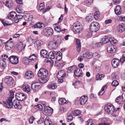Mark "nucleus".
Here are the masks:
<instances>
[{
    "label": "nucleus",
    "instance_id": "62",
    "mask_svg": "<svg viewBox=\"0 0 125 125\" xmlns=\"http://www.w3.org/2000/svg\"><path fill=\"white\" fill-rule=\"evenodd\" d=\"M92 35V32H90L87 34L86 36L88 38H90Z\"/></svg>",
    "mask_w": 125,
    "mask_h": 125
},
{
    "label": "nucleus",
    "instance_id": "12",
    "mask_svg": "<svg viewBox=\"0 0 125 125\" xmlns=\"http://www.w3.org/2000/svg\"><path fill=\"white\" fill-rule=\"evenodd\" d=\"M5 81L8 86H11L13 85L14 80L13 78L11 77L7 76L5 79Z\"/></svg>",
    "mask_w": 125,
    "mask_h": 125
},
{
    "label": "nucleus",
    "instance_id": "61",
    "mask_svg": "<svg viewBox=\"0 0 125 125\" xmlns=\"http://www.w3.org/2000/svg\"><path fill=\"white\" fill-rule=\"evenodd\" d=\"M83 56H79L78 58V60L80 62H81L83 60Z\"/></svg>",
    "mask_w": 125,
    "mask_h": 125
},
{
    "label": "nucleus",
    "instance_id": "22",
    "mask_svg": "<svg viewBox=\"0 0 125 125\" xmlns=\"http://www.w3.org/2000/svg\"><path fill=\"white\" fill-rule=\"evenodd\" d=\"M65 75V72L62 70L60 71L57 73V77L58 78H63Z\"/></svg>",
    "mask_w": 125,
    "mask_h": 125
},
{
    "label": "nucleus",
    "instance_id": "17",
    "mask_svg": "<svg viewBox=\"0 0 125 125\" xmlns=\"http://www.w3.org/2000/svg\"><path fill=\"white\" fill-rule=\"evenodd\" d=\"M4 4L9 8H11L13 6V4L12 1L10 0H4Z\"/></svg>",
    "mask_w": 125,
    "mask_h": 125
},
{
    "label": "nucleus",
    "instance_id": "45",
    "mask_svg": "<svg viewBox=\"0 0 125 125\" xmlns=\"http://www.w3.org/2000/svg\"><path fill=\"white\" fill-rule=\"evenodd\" d=\"M100 12L98 11H96L94 13V17L95 19L97 20L99 17Z\"/></svg>",
    "mask_w": 125,
    "mask_h": 125
},
{
    "label": "nucleus",
    "instance_id": "39",
    "mask_svg": "<svg viewBox=\"0 0 125 125\" xmlns=\"http://www.w3.org/2000/svg\"><path fill=\"white\" fill-rule=\"evenodd\" d=\"M37 110L41 111L43 109V106L40 104H38L34 107Z\"/></svg>",
    "mask_w": 125,
    "mask_h": 125
},
{
    "label": "nucleus",
    "instance_id": "14",
    "mask_svg": "<svg viewBox=\"0 0 125 125\" xmlns=\"http://www.w3.org/2000/svg\"><path fill=\"white\" fill-rule=\"evenodd\" d=\"M33 73L31 71H28L25 73V77L28 79L32 78L34 76Z\"/></svg>",
    "mask_w": 125,
    "mask_h": 125
},
{
    "label": "nucleus",
    "instance_id": "57",
    "mask_svg": "<svg viewBox=\"0 0 125 125\" xmlns=\"http://www.w3.org/2000/svg\"><path fill=\"white\" fill-rule=\"evenodd\" d=\"M60 111L62 113H63L66 111V110L64 107H60Z\"/></svg>",
    "mask_w": 125,
    "mask_h": 125
},
{
    "label": "nucleus",
    "instance_id": "50",
    "mask_svg": "<svg viewBox=\"0 0 125 125\" xmlns=\"http://www.w3.org/2000/svg\"><path fill=\"white\" fill-rule=\"evenodd\" d=\"M75 66H72L71 67L68 68L67 71L69 73H70L72 72L73 70L74 69L73 68H75Z\"/></svg>",
    "mask_w": 125,
    "mask_h": 125
},
{
    "label": "nucleus",
    "instance_id": "1",
    "mask_svg": "<svg viewBox=\"0 0 125 125\" xmlns=\"http://www.w3.org/2000/svg\"><path fill=\"white\" fill-rule=\"evenodd\" d=\"M14 93L13 92L10 93V96L8 97L6 101L4 102L5 105L9 108H11L13 105L15 109H20L21 108L22 106L18 100H15L12 103V99L14 98Z\"/></svg>",
    "mask_w": 125,
    "mask_h": 125
},
{
    "label": "nucleus",
    "instance_id": "21",
    "mask_svg": "<svg viewBox=\"0 0 125 125\" xmlns=\"http://www.w3.org/2000/svg\"><path fill=\"white\" fill-rule=\"evenodd\" d=\"M23 90L26 93L30 92L31 90L30 86L28 85H23L21 87Z\"/></svg>",
    "mask_w": 125,
    "mask_h": 125
},
{
    "label": "nucleus",
    "instance_id": "51",
    "mask_svg": "<svg viewBox=\"0 0 125 125\" xmlns=\"http://www.w3.org/2000/svg\"><path fill=\"white\" fill-rule=\"evenodd\" d=\"M80 84V82L79 81H76L75 83H73V85L75 88H76V86L79 85Z\"/></svg>",
    "mask_w": 125,
    "mask_h": 125
},
{
    "label": "nucleus",
    "instance_id": "58",
    "mask_svg": "<svg viewBox=\"0 0 125 125\" xmlns=\"http://www.w3.org/2000/svg\"><path fill=\"white\" fill-rule=\"evenodd\" d=\"M96 97V96L95 94H90L89 96L90 98H95Z\"/></svg>",
    "mask_w": 125,
    "mask_h": 125
},
{
    "label": "nucleus",
    "instance_id": "27",
    "mask_svg": "<svg viewBox=\"0 0 125 125\" xmlns=\"http://www.w3.org/2000/svg\"><path fill=\"white\" fill-rule=\"evenodd\" d=\"M6 63L3 60H0V67L2 70H3L6 66Z\"/></svg>",
    "mask_w": 125,
    "mask_h": 125
},
{
    "label": "nucleus",
    "instance_id": "44",
    "mask_svg": "<svg viewBox=\"0 0 125 125\" xmlns=\"http://www.w3.org/2000/svg\"><path fill=\"white\" fill-rule=\"evenodd\" d=\"M66 100L63 98H61L59 100V103L61 104H64L66 103Z\"/></svg>",
    "mask_w": 125,
    "mask_h": 125
},
{
    "label": "nucleus",
    "instance_id": "2",
    "mask_svg": "<svg viewBox=\"0 0 125 125\" xmlns=\"http://www.w3.org/2000/svg\"><path fill=\"white\" fill-rule=\"evenodd\" d=\"M104 109L107 114L112 115L113 116L115 117V120L117 121L121 120V118L115 114L117 110L115 109V107L112 104H107L105 106Z\"/></svg>",
    "mask_w": 125,
    "mask_h": 125
},
{
    "label": "nucleus",
    "instance_id": "52",
    "mask_svg": "<svg viewBox=\"0 0 125 125\" xmlns=\"http://www.w3.org/2000/svg\"><path fill=\"white\" fill-rule=\"evenodd\" d=\"M120 61L122 63L125 61V51L123 55L122 58L120 59Z\"/></svg>",
    "mask_w": 125,
    "mask_h": 125
},
{
    "label": "nucleus",
    "instance_id": "40",
    "mask_svg": "<svg viewBox=\"0 0 125 125\" xmlns=\"http://www.w3.org/2000/svg\"><path fill=\"white\" fill-rule=\"evenodd\" d=\"M94 58L96 59H98L99 58L101 57L100 54L98 53L95 52L92 54Z\"/></svg>",
    "mask_w": 125,
    "mask_h": 125
},
{
    "label": "nucleus",
    "instance_id": "4",
    "mask_svg": "<svg viewBox=\"0 0 125 125\" xmlns=\"http://www.w3.org/2000/svg\"><path fill=\"white\" fill-rule=\"evenodd\" d=\"M82 25L78 21H77L74 23L73 25V30L75 34L79 33L82 29Z\"/></svg>",
    "mask_w": 125,
    "mask_h": 125
},
{
    "label": "nucleus",
    "instance_id": "16",
    "mask_svg": "<svg viewBox=\"0 0 125 125\" xmlns=\"http://www.w3.org/2000/svg\"><path fill=\"white\" fill-rule=\"evenodd\" d=\"M118 32L121 33L125 31V25L123 24L119 25L117 28Z\"/></svg>",
    "mask_w": 125,
    "mask_h": 125
},
{
    "label": "nucleus",
    "instance_id": "60",
    "mask_svg": "<svg viewBox=\"0 0 125 125\" xmlns=\"http://www.w3.org/2000/svg\"><path fill=\"white\" fill-rule=\"evenodd\" d=\"M88 123L87 124V125H94V124L92 121V120L90 119L89 120V122L88 121H87V123Z\"/></svg>",
    "mask_w": 125,
    "mask_h": 125
},
{
    "label": "nucleus",
    "instance_id": "8",
    "mask_svg": "<svg viewBox=\"0 0 125 125\" xmlns=\"http://www.w3.org/2000/svg\"><path fill=\"white\" fill-rule=\"evenodd\" d=\"M55 55H58V56L57 58V59H58V57H59L60 59H61L62 58V54L60 51L57 52L53 51L52 52H50L48 54V56L51 59H54L55 58Z\"/></svg>",
    "mask_w": 125,
    "mask_h": 125
},
{
    "label": "nucleus",
    "instance_id": "47",
    "mask_svg": "<svg viewBox=\"0 0 125 125\" xmlns=\"http://www.w3.org/2000/svg\"><path fill=\"white\" fill-rule=\"evenodd\" d=\"M104 77V75L103 74L101 75L97 74V75L96 79L97 80H102V78Z\"/></svg>",
    "mask_w": 125,
    "mask_h": 125
},
{
    "label": "nucleus",
    "instance_id": "56",
    "mask_svg": "<svg viewBox=\"0 0 125 125\" xmlns=\"http://www.w3.org/2000/svg\"><path fill=\"white\" fill-rule=\"evenodd\" d=\"M16 17V20H15V22L16 23L18 22L19 21V20H20V15H18V16H16V17Z\"/></svg>",
    "mask_w": 125,
    "mask_h": 125
},
{
    "label": "nucleus",
    "instance_id": "32",
    "mask_svg": "<svg viewBox=\"0 0 125 125\" xmlns=\"http://www.w3.org/2000/svg\"><path fill=\"white\" fill-rule=\"evenodd\" d=\"M43 24L42 23L39 22L34 25V27L35 28L41 29L43 28Z\"/></svg>",
    "mask_w": 125,
    "mask_h": 125
},
{
    "label": "nucleus",
    "instance_id": "18",
    "mask_svg": "<svg viewBox=\"0 0 125 125\" xmlns=\"http://www.w3.org/2000/svg\"><path fill=\"white\" fill-rule=\"evenodd\" d=\"M115 101L117 103L120 104H124L125 101L122 96H119L117 97L115 99Z\"/></svg>",
    "mask_w": 125,
    "mask_h": 125
},
{
    "label": "nucleus",
    "instance_id": "55",
    "mask_svg": "<svg viewBox=\"0 0 125 125\" xmlns=\"http://www.w3.org/2000/svg\"><path fill=\"white\" fill-rule=\"evenodd\" d=\"M108 39L107 42H111L112 41L114 42V43L116 42V41L115 40H113L111 38H110L109 37V38H108Z\"/></svg>",
    "mask_w": 125,
    "mask_h": 125
},
{
    "label": "nucleus",
    "instance_id": "10",
    "mask_svg": "<svg viewBox=\"0 0 125 125\" xmlns=\"http://www.w3.org/2000/svg\"><path fill=\"white\" fill-rule=\"evenodd\" d=\"M43 32L47 36H52L53 33V30L50 27H47L44 30Z\"/></svg>",
    "mask_w": 125,
    "mask_h": 125
},
{
    "label": "nucleus",
    "instance_id": "64",
    "mask_svg": "<svg viewBox=\"0 0 125 125\" xmlns=\"http://www.w3.org/2000/svg\"><path fill=\"white\" fill-rule=\"evenodd\" d=\"M77 50L78 51H80L81 49V44H77Z\"/></svg>",
    "mask_w": 125,
    "mask_h": 125
},
{
    "label": "nucleus",
    "instance_id": "24",
    "mask_svg": "<svg viewBox=\"0 0 125 125\" xmlns=\"http://www.w3.org/2000/svg\"><path fill=\"white\" fill-rule=\"evenodd\" d=\"M82 71L80 69L76 68L74 71V73L76 77H78L80 76L82 74Z\"/></svg>",
    "mask_w": 125,
    "mask_h": 125
},
{
    "label": "nucleus",
    "instance_id": "31",
    "mask_svg": "<svg viewBox=\"0 0 125 125\" xmlns=\"http://www.w3.org/2000/svg\"><path fill=\"white\" fill-rule=\"evenodd\" d=\"M44 123L45 125H50L52 122L50 119L48 117H47L44 121Z\"/></svg>",
    "mask_w": 125,
    "mask_h": 125
},
{
    "label": "nucleus",
    "instance_id": "33",
    "mask_svg": "<svg viewBox=\"0 0 125 125\" xmlns=\"http://www.w3.org/2000/svg\"><path fill=\"white\" fill-rule=\"evenodd\" d=\"M1 21L3 24L4 26H10L11 24V23H9L8 21L6 19H4L2 20Z\"/></svg>",
    "mask_w": 125,
    "mask_h": 125
},
{
    "label": "nucleus",
    "instance_id": "63",
    "mask_svg": "<svg viewBox=\"0 0 125 125\" xmlns=\"http://www.w3.org/2000/svg\"><path fill=\"white\" fill-rule=\"evenodd\" d=\"M112 21L111 19H109L106 20L105 21V22L106 24H107L111 23Z\"/></svg>",
    "mask_w": 125,
    "mask_h": 125
},
{
    "label": "nucleus",
    "instance_id": "25",
    "mask_svg": "<svg viewBox=\"0 0 125 125\" xmlns=\"http://www.w3.org/2000/svg\"><path fill=\"white\" fill-rule=\"evenodd\" d=\"M115 13L117 15H119L120 14L121 11V8L119 5L116 6L115 8Z\"/></svg>",
    "mask_w": 125,
    "mask_h": 125
},
{
    "label": "nucleus",
    "instance_id": "20",
    "mask_svg": "<svg viewBox=\"0 0 125 125\" xmlns=\"http://www.w3.org/2000/svg\"><path fill=\"white\" fill-rule=\"evenodd\" d=\"M47 52L45 50H42L41 51L40 54L41 57L44 58L48 57V54Z\"/></svg>",
    "mask_w": 125,
    "mask_h": 125
},
{
    "label": "nucleus",
    "instance_id": "53",
    "mask_svg": "<svg viewBox=\"0 0 125 125\" xmlns=\"http://www.w3.org/2000/svg\"><path fill=\"white\" fill-rule=\"evenodd\" d=\"M34 119V118L33 116H31L29 120V123L31 124H32L33 122Z\"/></svg>",
    "mask_w": 125,
    "mask_h": 125
},
{
    "label": "nucleus",
    "instance_id": "30",
    "mask_svg": "<svg viewBox=\"0 0 125 125\" xmlns=\"http://www.w3.org/2000/svg\"><path fill=\"white\" fill-rule=\"evenodd\" d=\"M42 42L40 40L36 41L34 43L35 47H37L38 49H40L42 45Z\"/></svg>",
    "mask_w": 125,
    "mask_h": 125
},
{
    "label": "nucleus",
    "instance_id": "7",
    "mask_svg": "<svg viewBox=\"0 0 125 125\" xmlns=\"http://www.w3.org/2000/svg\"><path fill=\"white\" fill-rule=\"evenodd\" d=\"M49 48L51 50H54L58 47V43L56 40H52L50 41L48 43Z\"/></svg>",
    "mask_w": 125,
    "mask_h": 125
},
{
    "label": "nucleus",
    "instance_id": "42",
    "mask_svg": "<svg viewBox=\"0 0 125 125\" xmlns=\"http://www.w3.org/2000/svg\"><path fill=\"white\" fill-rule=\"evenodd\" d=\"M102 123L104 125H110V124L107 123L108 121L107 119L104 118L102 120Z\"/></svg>",
    "mask_w": 125,
    "mask_h": 125
},
{
    "label": "nucleus",
    "instance_id": "28",
    "mask_svg": "<svg viewBox=\"0 0 125 125\" xmlns=\"http://www.w3.org/2000/svg\"><path fill=\"white\" fill-rule=\"evenodd\" d=\"M29 58L30 62H34L36 61L37 57L34 54H33L30 56Z\"/></svg>",
    "mask_w": 125,
    "mask_h": 125
},
{
    "label": "nucleus",
    "instance_id": "54",
    "mask_svg": "<svg viewBox=\"0 0 125 125\" xmlns=\"http://www.w3.org/2000/svg\"><path fill=\"white\" fill-rule=\"evenodd\" d=\"M1 57L3 59L5 60L9 59V58L8 57V56L5 55L3 54L1 56Z\"/></svg>",
    "mask_w": 125,
    "mask_h": 125
},
{
    "label": "nucleus",
    "instance_id": "5",
    "mask_svg": "<svg viewBox=\"0 0 125 125\" xmlns=\"http://www.w3.org/2000/svg\"><path fill=\"white\" fill-rule=\"evenodd\" d=\"M100 28L99 23L97 22H92L90 26V29L92 32H96L98 31Z\"/></svg>",
    "mask_w": 125,
    "mask_h": 125
},
{
    "label": "nucleus",
    "instance_id": "35",
    "mask_svg": "<svg viewBox=\"0 0 125 125\" xmlns=\"http://www.w3.org/2000/svg\"><path fill=\"white\" fill-rule=\"evenodd\" d=\"M7 42L5 45V46L8 49H9L10 48H12L13 46V44L12 42Z\"/></svg>",
    "mask_w": 125,
    "mask_h": 125
},
{
    "label": "nucleus",
    "instance_id": "11",
    "mask_svg": "<svg viewBox=\"0 0 125 125\" xmlns=\"http://www.w3.org/2000/svg\"><path fill=\"white\" fill-rule=\"evenodd\" d=\"M15 97L18 101H23L25 100L26 96L24 94L19 93H17L15 95Z\"/></svg>",
    "mask_w": 125,
    "mask_h": 125
},
{
    "label": "nucleus",
    "instance_id": "13",
    "mask_svg": "<svg viewBox=\"0 0 125 125\" xmlns=\"http://www.w3.org/2000/svg\"><path fill=\"white\" fill-rule=\"evenodd\" d=\"M116 46L111 45L108 47L107 50L108 52L111 53H113L116 52Z\"/></svg>",
    "mask_w": 125,
    "mask_h": 125
},
{
    "label": "nucleus",
    "instance_id": "26",
    "mask_svg": "<svg viewBox=\"0 0 125 125\" xmlns=\"http://www.w3.org/2000/svg\"><path fill=\"white\" fill-rule=\"evenodd\" d=\"M83 55L84 57L88 59H90L93 56L92 53L88 52H87L84 53H83Z\"/></svg>",
    "mask_w": 125,
    "mask_h": 125
},
{
    "label": "nucleus",
    "instance_id": "46",
    "mask_svg": "<svg viewBox=\"0 0 125 125\" xmlns=\"http://www.w3.org/2000/svg\"><path fill=\"white\" fill-rule=\"evenodd\" d=\"M93 0H84V3L88 5H90L93 3Z\"/></svg>",
    "mask_w": 125,
    "mask_h": 125
},
{
    "label": "nucleus",
    "instance_id": "38",
    "mask_svg": "<svg viewBox=\"0 0 125 125\" xmlns=\"http://www.w3.org/2000/svg\"><path fill=\"white\" fill-rule=\"evenodd\" d=\"M54 30L57 32H60L61 31V28L57 24H56L54 25Z\"/></svg>",
    "mask_w": 125,
    "mask_h": 125
},
{
    "label": "nucleus",
    "instance_id": "59",
    "mask_svg": "<svg viewBox=\"0 0 125 125\" xmlns=\"http://www.w3.org/2000/svg\"><path fill=\"white\" fill-rule=\"evenodd\" d=\"M103 44V43H102L101 42L95 44V45L97 47H100L101 45Z\"/></svg>",
    "mask_w": 125,
    "mask_h": 125
},
{
    "label": "nucleus",
    "instance_id": "15",
    "mask_svg": "<svg viewBox=\"0 0 125 125\" xmlns=\"http://www.w3.org/2000/svg\"><path fill=\"white\" fill-rule=\"evenodd\" d=\"M88 97L87 96H83L81 97L79 100V102L81 105L84 104L87 101Z\"/></svg>",
    "mask_w": 125,
    "mask_h": 125
},
{
    "label": "nucleus",
    "instance_id": "3",
    "mask_svg": "<svg viewBox=\"0 0 125 125\" xmlns=\"http://www.w3.org/2000/svg\"><path fill=\"white\" fill-rule=\"evenodd\" d=\"M48 72L45 69L41 68L39 70L38 73V76L41 78L39 80L42 83H44L48 81L47 77L48 76Z\"/></svg>",
    "mask_w": 125,
    "mask_h": 125
},
{
    "label": "nucleus",
    "instance_id": "49",
    "mask_svg": "<svg viewBox=\"0 0 125 125\" xmlns=\"http://www.w3.org/2000/svg\"><path fill=\"white\" fill-rule=\"evenodd\" d=\"M119 84L118 82L116 80H114L112 82V86L115 87L118 85Z\"/></svg>",
    "mask_w": 125,
    "mask_h": 125
},
{
    "label": "nucleus",
    "instance_id": "34",
    "mask_svg": "<svg viewBox=\"0 0 125 125\" xmlns=\"http://www.w3.org/2000/svg\"><path fill=\"white\" fill-rule=\"evenodd\" d=\"M57 87V85L56 83H52L50 85H49L48 86V87L49 89H56Z\"/></svg>",
    "mask_w": 125,
    "mask_h": 125
},
{
    "label": "nucleus",
    "instance_id": "37",
    "mask_svg": "<svg viewBox=\"0 0 125 125\" xmlns=\"http://www.w3.org/2000/svg\"><path fill=\"white\" fill-rule=\"evenodd\" d=\"M29 58H28L27 57H25L23 59L22 62L23 63H24L25 64H28L30 62L29 60Z\"/></svg>",
    "mask_w": 125,
    "mask_h": 125
},
{
    "label": "nucleus",
    "instance_id": "29",
    "mask_svg": "<svg viewBox=\"0 0 125 125\" xmlns=\"http://www.w3.org/2000/svg\"><path fill=\"white\" fill-rule=\"evenodd\" d=\"M17 12L19 13H24V11L22 9V6L21 5L18 6L16 8Z\"/></svg>",
    "mask_w": 125,
    "mask_h": 125
},
{
    "label": "nucleus",
    "instance_id": "36",
    "mask_svg": "<svg viewBox=\"0 0 125 125\" xmlns=\"http://www.w3.org/2000/svg\"><path fill=\"white\" fill-rule=\"evenodd\" d=\"M108 38H109V37L107 36H105L104 37L102 38L100 42L103 43V44L107 43Z\"/></svg>",
    "mask_w": 125,
    "mask_h": 125
},
{
    "label": "nucleus",
    "instance_id": "41",
    "mask_svg": "<svg viewBox=\"0 0 125 125\" xmlns=\"http://www.w3.org/2000/svg\"><path fill=\"white\" fill-rule=\"evenodd\" d=\"M31 87L32 89L34 90L35 92L36 91L39 89L40 88L35 84H32Z\"/></svg>",
    "mask_w": 125,
    "mask_h": 125
},
{
    "label": "nucleus",
    "instance_id": "9",
    "mask_svg": "<svg viewBox=\"0 0 125 125\" xmlns=\"http://www.w3.org/2000/svg\"><path fill=\"white\" fill-rule=\"evenodd\" d=\"M19 59L17 56L12 55L9 57V60L11 63L14 64H16L19 62Z\"/></svg>",
    "mask_w": 125,
    "mask_h": 125
},
{
    "label": "nucleus",
    "instance_id": "6",
    "mask_svg": "<svg viewBox=\"0 0 125 125\" xmlns=\"http://www.w3.org/2000/svg\"><path fill=\"white\" fill-rule=\"evenodd\" d=\"M45 104H43L44 109L42 113L46 115L50 116L52 114L53 110L51 108L48 106H46V105Z\"/></svg>",
    "mask_w": 125,
    "mask_h": 125
},
{
    "label": "nucleus",
    "instance_id": "48",
    "mask_svg": "<svg viewBox=\"0 0 125 125\" xmlns=\"http://www.w3.org/2000/svg\"><path fill=\"white\" fill-rule=\"evenodd\" d=\"M73 117L71 114L68 115L67 118V121L69 122L71 121L73 119Z\"/></svg>",
    "mask_w": 125,
    "mask_h": 125
},
{
    "label": "nucleus",
    "instance_id": "19",
    "mask_svg": "<svg viewBox=\"0 0 125 125\" xmlns=\"http://www.w3.org/2000/svg\"><path fill=\"white\" fill-rule=\"evenodd\" d=\"M120 62L117 59H113L112 61V64L113 67L116 68L119 65Z\"/></svg>",
    "mask_w": 125,
    "mask_h": 125
},
{
    "label": "nucleus",
    "instance_id": "43",
    "mask_svg": "<svg viewBox=\"0 0 125 125\" xmlns=\"http://www.w3.org/2000/svg\"><path fill=\"white\" fill-rule=\"evenodd\" d=\"M73 113L74 116H77L78 115L81 113V111L79 110H76L73 112Z\"/></svg>",
    "mask_w": 125,
    "mask_h": 125
},
{
    "label": "nucleus",
    "instance_id": "23",
    "mask_svg": "<svg viewBox=\"0 0 125 125\" xmlns=\"http://www.w3.org/2000/svg\"><path fill=\"white\" fill-rule=\"evenodd\" d=\"M17 15L15 12L12 11L8 15V17L10 19L13 20L16 18V17H15Z\"/></svg>",
    "mask_w": 125,
    "mask_h": 125
}]
</instances>
